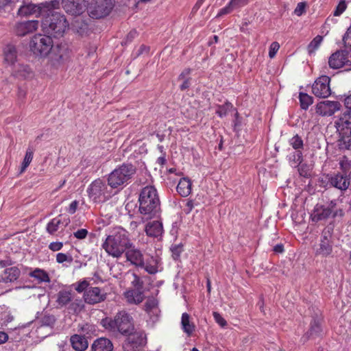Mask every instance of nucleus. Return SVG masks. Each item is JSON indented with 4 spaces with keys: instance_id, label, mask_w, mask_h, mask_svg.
I'll list each match as a JSON object with an SVG mask.
<instances>
[{
    "instance_id": "5",
    "label": "nucleus",
    "mask_w": 351,
    "mask_h": 351,
    "mask_svg": "<svg viewBox=\"0 0 351 351\" xmlns=\"http://www.w3.org/2000/svg\"><path fill=\"white\" fill-rule=\"evenodd\" d=\"M41 27L45 33L55 38H60L63 36L69 27V23L64 14L53 12L43 21Z\"/></svg>"
},
{
    "instance_id": "64",
    "label": "nucleus",
    "mask_w": 351,
    "mask_h": 351,
    "mask_svg": "<svg viewBox=\"0 0 351 351\" xmlns=\"http://www.w3.org/2000/svg\"><path fill=\"white\" fill-rule=\"evenodd\" d=\"M77 206H78V202L77 200L73 201L70 204V205L67 209L68 213L70 214H74L77 210Z\"/></svg>"
},
{
    "instance_id": "62",
    "label": "nucleus",
    "mask_w": 351,
    "mask_h": 351,
    "mask_svg": "<svg viewBox=\"0 0 351 351\" xmlns=\"http://www.w3.org/2000/svg\"><path fill=\"white\" fill-rule=\"evenodd\" d=\"M192 70L189 68L184 69L179 75L178 80L184 81L186 77H190Z\"/></svg>"
},
{
    "instance_id": "60",
    "label": "nucleus",
    "mask_w": 351,
    "mask_h": 351,
    "mask_svg": "<svg viewBox=\"0 0 351 351\" xmlns=\"http://www.w3.org/2000/svg\"><path fill=\"white\" fill-rule=\"evenodd\" d=\"M306 3L305 2H300L298 3L297 7L294 10V13L297 16H301L305 12Z\"/></svg>"
},
{
    "instance_id": "47",
    "label": "nucleus",
    "mask_w": 351,
    "mask_h": 351,
    "mask_svg": "<svg viewBox=\"0 0 351 351\" xmlns=\"http://www.w3.org/2000/svg\"><path fill=\"white\" fill-rule=\"evenodd\" d=\"M344 46L351 50V24L343 37Z\"/></svg>"
},
{
    "instance_id": "55",
    "label": "nucleus",
    "mask_w": 351,
    "mask_h": 351,
    "mask_svg": "<svg viewBox=\"0 0 351 351\" xmlns=\"http://www.w3.org/2000/svg\"><path fill=\"white\" fill-rule=\"evenodd\" d=\"M64 244L60 241H53L49 243L48 247L52 252H58L62 250Z\"/></svg>"
},
{
    "instance_id": "45",
    "label": "nucleus",
    "mask_w": 351,
    "mask_h": 351,
    "mask_svg": "<svg viewBox=\"0 0 351 351\" xmlns=\"http://www.w3.org/2000/svg\"><path fill=\"white\" fill-rule=\"evenodd\" d=\"M298 171L300 176L307 178L310 176L309 167L306 164H300L298 165Z\"/></svg>"
},
{
    "instance_id": "8",
    "label": "nucleus",
    "mask_w": 351,
    "mask_h": 351,
    "mask_svg": "<svg viewBox=\"0 0 351 351\" xmlns=\"http://www.w3.org/2000/svg\"><path fill=\"white\" fill-rule=\"evenodd\" d=\"M108 184L100 178L93 181L88 186L86 192L89 198L94 203H103L108 200L112 195V189Z\"/></svg>"
},
{
    "instance_id": "20",
    "label": "nucleus",
    "mask_w": 351,
    "mask_h": 351,
    "mask_svg": "<svg viewBox=\"0 0 351 351\" xmlns=\"http://www.w3.org/2000/svg\"><path fill=\"white\" fill-rule=\"evenodd\" d=\"M328 183L332 186L341 190L346 191L350 186V179L347 175L341 173H334L328 178Z\"/></svg>"
},
{
    "instance_id": "63",
    "label": "nucleus",
    "mask_w": 351,
    "mask_h": 351,
    "mask_svg": "<svg viewBox=\"0 0 351 351\" xmlns=\"http://www.w3.org/2000/svg\"><path fill=\"white\" fill-rule=\"evenodd\" d=\"M125 297L127 299V301L130 304H134V290H129L125 293Z\"/></svg>"
},
{
    "instance_id": "24",
    "label": "nucleus",
    "mask_w": 351,
    "mask_h": 351,
    "mask_svg": "<svg viewBox=\"0 0 351 351\" xmlns=\"http://www.w3.org/2000/svg\"><path fill=\"white\" fill-rule=\"evenodd\" d=\"M40 12V8L39 5L33 3H23L20 6L17 11V14L22 17H26Z\"/></svg>"
},
{
    "instance_id": "3",
    "label": "nucleus",
    "mask_w": 351,
    "mask_h": 351,
    "mask_svg": "<svg viewBox=\"0 0 351 351\" xmlns=\"http://www.w3.org/2000/svg\"><path fill=\"white\" fill-rule=\"evenodd\" d=\"M126 261L136 267L144 269L149 274H155L158 271V262L153 256L145 261L143 252L137 248L131 241V246L127 247L123 254Z\"/></svg>"
},
{
    "instance_id": "4",
    "label": "nucleus",
    "mask_w": 351,
    "mask_h": 351,
    "mask_svg": "<svg viewBox=\"0 0 351 351\" xmlns=\"http://www.w3.org/2000/svg\"><path fill=\"white\" fill-rule=\"evenodd\" d=\"M102 326L110 332L127 335L134 330L132 317L125 311L118 312L114 317H106L101 321Z\"/></svg>"
},
{
    "instance_id": "32",
    "label": "nucleus",
    "mask_w": 351,
    "mask_h": 351,
    "mask_svg": "<svg viewBox=\"0 0 351 351\" xmlns=\"http://www.w3.org/2000/svg\"><path fill=\"white\" fill-rule=\"evenodd\" d=\"M145 311L150 315H157L159 311L158 300L154 297L148 298L145 303Z\"/></svg>"
},
{
    "instance_id": "11",
    "label": "nucleus",
    "mask_w": 351,
    "mask_h": 351,
    "mask_svg": "<svg viewBox=\"0 0 351 351\" xmlns=\"http://www.w3.org/2000/svg\"><path fill=\"white\" fill-rule=\"evenodd\" d=\"M49 54V63L56 69L67 62L70 58V51L65 45L53 46Z\"/></svg>"
},
{
    "instance_id": "44",
    "label": "nucleus",
    "mask_w": 351,
    "mask_h": 351,
    "mask_svg": "<svg viewBox=\"0 0 351 351\" xmlns=\"http://www.w3.org/2000/svg\"><path fill=\"white\" fill-rule=\"evenodd\" d=\"M347 4L344 0H341L335 8L333 15L335 16H340L346 9Z\"/></svg>"
},
{
    "instance_id": "16",
    "label": "nucleus",
    "mask_w": 351,
    "mask_h": 351,
    "mask_svg": "<svg viewBox=\"0 0 351 351\" xmlns=\"http://www.w3.org/2000/svg\"><path fill=\"white\" fill-rule=\"evenodd\" d=\"M40 25L38 20L20 21L15 23L14 32L18 36H25L36 32Z\"/></svg>"
},
{
    "instance_id": "51",
    "label": "nucleus",
    "mask_w": 351,
    "mask_h": 351,
    "mask_svg": "<svg viewBox=\"0 0 351 351\" xmlns=\"http://www.w3.org/2000/svg\"><path fill=\"white\" fill-rule=\"evenodd\" d=\"M332 210V212L330 216L333 219L342 218L345 215L343 209L342 208H337V205L335 206Z\"/></svg>"
},
{
    "instance_id": "2",
    "label": "nucleus",
    "mask_w": 351,
    "mask_h": 351,
    "mask_svg": "<svg viewBox=\"0 0 351 351\" xmlns=\"http://www.w3.org/2000/svg\"><path fill=\"white\" fill-rule=\"evenodd\" d=\"M131 246V239L127 230L122 228H117L108 235L101 244L102 249L110 256L120 258Z\"/></svg>"
},
{
    "instance_id": "25",
    "label": "nucleus",
    "mask_w": 351,
    "mask_h": 351,
    "mask_svg": "<svg viewBox=\"0 0 351 351\" xmlns=\"http://www.w3.org/2000/svg\"><path fill=\"white\" fill-rule=\"evenodd\" d=\"M92 351H112L113 344L105 337L97 339L91 346Z\"/></svg>"
},
{
    "instance_id": "23",
    "label": "nucleus",
    "mask_w": 351,
    "mask_h": 351,
    "mask_svg": "<svg viewBox=\"0 0 351 351\" xmlns=\"http://www.w3.org/2000/svg\"><path fill=\"white\" fill-rule=\"evenodd\" d=\"M21 274L20 269L16 267L5 269L0 276V281L3 282H12L16 280Z\"/></svg>"
},
{
    "instance_id": "15",
    "label": "nucleus",
    "mask_w": 351,
    "mask_h": 351,
    "mask_svg": "<svg viewBox=\"0 0 351 351\" xmlns=\"http://www.w3.org/2000/svg\"><path fill=\"white\" fill-rule=\"evenodd\" d=\"M350 53L346 50H338L328 58V65L331 69H337L345 66H351Z\"/></svg>"
},
{
    "instance_id": "39",
    "label": "nucleus",
    "mask_w": 351,
    "mask_h": 351,
    "mask_svg": "<svg viewBox=\"0 0 351 351\" xmlns=\"http://www.w3.org/2000/svg\"><path fill=\"white\" fill-rule=\"evenodd\" d=\"M323 41V36L317 35L308 44L307 49L309 53H314L320 46Z\"/></svg>"
},
{
    "instance_id": "35",
    "label": "nucleus",
    "mask_w": 351,
    "mask_h": 351,
    "mask_svg": "<svg viewBox=\"0 0 351 351\" xmlns=\"http://www.w3.org/2000/svg\"><path fill=\"white\" fill-rule=\"evenodd\" d=\"M234 108L233 105L229 102L226 101L222 105H218L216 110V114L221 118L226 117Z\"/></svg>"
},
{
    "instance_id": "31",
    "label": "nucleus",
    "mask_w": 351,
    "mask_h": 351,
    "mask_svg": "<svg viewBox=\"0 0 351 351\" xmlns=\"http://www.w3.org/2000/svg\"><path fill=\"white\" fill-rule=\"evenodd\" d=\"M29 276L37 280L39 283H49L51 281L49 274L44 269L35 268L29 273Z\"/></svg>"
},
{
    "instance_id": "22",
    "label": "nucleus",
    "mask_w": 351,
    "mask_h": 351,
    "mask_svg": "<svg viewBox=\"0 0 351 351\" xmlns=\"http://www.w3.org/2000/svg\"><path fill=\"white\" fill-rule=\"evenodd\" d=\"M63 8L66 12L73 15L78 16L85 10V5L82 3H75L69 0H62Z\"/></svg>"
},
{
    "instance_id": "21",
    "label": "nucleus",
    "mask_w": 351,
    "mask_h": 351,
    "mask_svg": "<svg viewBox=\"0 0 351 351\" xmlns=\"http://www.w3.org/2000/svg\"><path fill=\"white\" fill-rule=\"evenodd\" d=\"M145 232L147 236L149 237L158 238L162 236L163 233L162 222L157 220L148 222L145 225Z\"/></svg>"
},
{
    "instance_id": "1",
    "label": "nucleus",
    "mask_w": 351,
    "mask_h": 351,
    "mask_svg": "<svg viewBox=\"0 0 351 351\" xmlns=\"http://www.w3.org/2000/svg\"><path fill=\"white\" fill-rule=\"evenodd\" d=\"M138 213L143 221L158 217L161 212L160 199L154 186L143 187L138 195Z\"/></svg>"
},
{
    "instance_id": "48",
    "label": "nucleus",
    "mask_w": 351,
    "mask_h": 351,
    "mask_svg": "<svg viewBox=\"0 0 351 351\" xmlns=\"http://www.w3.org/2000/svg\"><path fill=\"white\" fill-rule=\"evenodd\" d=\"M134 279L132 281V285L134 288H136L135 290H142L143 288V282L140 278V277L136 275V274H133Z\"/></svg>"
},
{
    "instance_id": "14",
    "label": "nucleus",
    "mask_w": 351,
    "mask_h": 351,
    "mask_svg": "<svg viewBox=\"0 0 351 351\" xmlns=\"http://www.w3.org/2000/svg\"><path fill=\"white\" fill-rule=\"evenodd\" d=\"M336 205V200L330 201L327 207L324 205L316 204L311 214V220L317 223L328 219L332 214V208Z\"/></svg>"
},
{
    "instance_id": "27",
    "label": "nucleus",
    "mask_w": 351,
    "mask_h": 351,
    "mask_svg": "<svg viewBox=\"0 0 351 351\" xmlns=\"http://www.w3.org/2000/svg\"><path fill=\"white\" fill-rule=\"evenodd\" d=\"M4 62L8 65H14L17 60V50L14 45H8L3 49Z\"/></svg>"
},
{
    "instance_id": "57",
    "label": "nucleus",
    "mask_w": 351,
    "mask_h": 351,
    "mask_svg": "<svg viewBox=\"0 0 351 351\" xmlns=\"http://www.w3.org/2000/svg\"><path fill=\"white\" fill-rule=\"evenodd\" d=\"M88 235V230L84 228L79 229L73 232V236L78 239H84Z\"/></svg>"
},
{
    "instance_id": "42",
    "label": "nucleus",
    "mask_w": 351,
    "mask_h": 351,
    "mask_svg": "<svg viewBox=\"0 0 351 351\" xmlns=\"http://www.w3.org/2000/svg\"><path fill=\"white\" fill-rule=\"evenodd\" d=\"M19 75L29 78L33 76V71L28 65H20V69L18 71Z\"/></svg>"
},
{
    "instance_id": "43",
    "label": "nucleus",
    "mask_w": 351,
    "mask_h": 351,
    "mask_svg": "<svg viewBox=\"0 0 351 351\" xmlns=\"http://www.w3.org/2000/svg\"><path fill=\"white\" fill-rule=\"evenodd\" d=\"M183 250V245L181 243L173 245L171 247L173 258L174 260H178Z\"/></svg>"
},
{
    "instance_id": "29",
    "label": "nucleus",
    "mask_w": 351,
    "mask_h": 351,
    "mask_svg": "<svg viewBox=\"0 0 351 351\" xmlns=\"http://www.w3.org/2000/svg\"><path fill=\"white\" fill-rule=\"evenodd\" d=\"M190 315L187 313H184L181 317V326L183 332L191 337L193 332L195 330V325L193 322H191Z\"/></svg>"
},
{
    "instance_id": "6",
    "label": "nucleus",
    "mask_w": 351,
    "mask_h": 351,
    "mask_svg": "<svg viewBox=\"0 0 351 351\" xmlns=\"http://www.w3.org/2000/svg\"><path fill=\"white\" fill-rule=\"evenodd\" d=\"M136 173V167L130 163H123L114 169L108 177L110 188L116 189L127 184Z\"/></svg>"
},
{
    "instance_id": "34",
    "label": "nucleus",
    "mask_w": 351,
    "mask_h": 351,
    "mask_svg": "<svg viewBox=\"0 0 351 351\" xmlns=\"http://www.w3.org/2000/svg\"><path fill=\"white\" fill-rule=\"evenodd\" d=\"M34 157V151L32 148L28 147L26 150L23 161L21 164L19 173L22 174L25 171L28 166L30 165Z\"/></svg>"
},
{
    "instance_id": "50",
    "label": "nucleus",
    "mask_w": 351,
    "mask_h": 351,
    "mask_svg": "<svg viewBox=\"0 0 351 351\" xmlns=\"http://www.w3.org/2000/svg\"><path fill=\"white\" fill-rule=\"evenodd\" d=\"M230 5L233 10L242 8L247 5V0H230L229 2Z\"/></svg>"
},
{
    "instance_id": "46",
    "label": "nucleus",
    "mask_w": 351,
    "mask_h": 351,
    "mask_svg": "<svg viewBox=\"0 0 351 351\" xmlns=\"http://www.w3.org/2000/svg\"><path fill=\"white\" fill-rule=\"evenodd\" d=\"M279 49H280V44L278 42L274 41V42L271 43V44L269 46V57L271 59L274 58L276 56Z\"/></svg>"
},
{
    "instance_id": "38",
    "label": "nucleus",
    "mask_w": 351,
    "mask_h": 351,
    "mask_svg": "<svg viewBox=\"0 0 351 351\" xmlns=\"http://www.w3.org/2000/svg\"><path fill=\"white\" fill-rule=\"evenodd\" d=\"M289 144L295 151H302L304 147L303 140L298 134H295L290 138Z\"/></svg>"
},
{
    "instance_id": "36",
    "label": "nucleus",
    "mask_w": 351,
    "mask_h": 351,
    "mask_svg": "<svg viewBox=\"0 0 351 351\" xmlns=\"http://www.w3.org/2000/svg\"><path fill=\"white\" fill-rule=\"evenodd\" d=\"M84 304L80 299L71 300L69 304L68 310L73 314H78L84 308Z\"/></svg>"
},
{
    "instance_id": "18",
    "label": "nucleus",
    "mask_w": 351,
    "mask_h": 351,
    "mask_svg": "<svg viewBox=\"0 0 351 351\" xmlns=\"http://www.w3.org/2000/svg\"><path fill=\"white\" fill-rule=\"evenodd\" d=\"M341 107L340 102L337 101H324L316 106V112L322 116H332L339 111Z\"/></svg>"
},
{
    "instance_id": "52",
    "label": "nucleus",
    "mask_w": 351,
    "mask_h": 351,
    "mask_svg": "<svg viewBox=\"0 0 351 351\" xmlns=\"http://www.w3.org/2000/svg\"><path fill=\"white\" fill-rule=\"evenodd\" d=\"M332 235V230L330 228H325L322 232L321 236L320 241H332L331 238Z\"/></svg>"
},
{
    "instance_id": "40",
    "label": "nucleus",
    "mask_w": 351,
    "mask_h": 351,
    "mask_svg": "<svg viewBox=\"0 0 351 351\" xmlns=\"http://www.w3.org/2000/svg\"><path fill=\"white\" fill-rule=\"evenodd\" d=\"M289 162L295 167L300 165L303 161V154L302 151H295L289 156Z\"/></svg>"
},
{
    "instance_id": "58",
    "label": "nucleus",
    "mask_w": 351,
    "mask_h": 351,
    "mask_svg": "<svg viewBox=\"0 0 351 351\" xmlns=\"http://www.w3.org/2000/svg\"><path fill=\"white\" fill-rule=\"evenodd\" d=\"M195 206H197L196 204H195L194 200L188 199L186 200V208H184V212L186 214H189L193 209L194 208Z\"/></svg>"
},
{
    "instance_id": "33",
    "label": "nucleus",
    "mask_w": 351,
    "mask_h": 351,
    "mask_svg": "<svg viewBox=\"0 0 351 351\" xmlns=\"http://www.w3.org/2000/svg\"><path fill=\"white\" fill-rule=\"evenodd\" d=\"M332 252V241H320L319 247L316 250V255L327 257Z\"/></svg>"
},
{
    "instance_id": "13",
    "label": "nucleus",
    "mask_w": 351,
    "mask_h": 351,
    "mask_svg": "<svg viewBox=\"0 0 351 351\" xmlns=\"http://www.w3.org/2000/svg\"><path fill=\"white\" fill-rule=\"evenodd\" d=\"M339 128L342 130H347L350 135L342 136L339 141V146L341 149L351 150V112L343 113L337 122Z\"/></svg>"
},
{
    "instance_id": "61",
    "label": "nucleus",
    "mask_w": 351,
    "mask_h": 351,
    "mask_svg": "<svg viewBox=\"0 0 351 351\" xmlns=\"http://www.w3.org/2000/svg\"><path fill=\"white\" fill-rule=\"evenodd\" d=\"M59 5H60L59 1L57 0L46 1L45 3H43V5L45 6V8H46L49 10L51 9L58 8Z\"/></svg>"
},
{
    "instance_id": "53",
    "label": "nucleus",
    "mask_w": 351,
    "mask_h": 351,
    "mask_svg": "<svg viewBox=\"0 0 351 351\" xmlns=\"http://www.w3.org/2000/svg\"><path fill=\"white\" fill-rule=\"evenodd\" d=\"M213 317L215 322L221 327H225L227 325L226 320L217 312H213Z\"/></svg>"
},
{
    "instance_id": "12",
    "label": "nucleus",
    "mask_w": 351,
    "mask_h": 351,
    "mask_svg": "<svg viewBox=\"0 0 351 351\" xmlns=\"http://www.w3.org/2000/svg\"><path fill=\"white\" fill-rule=\"evenodd\" d=\"M330 78L327 75L317 77L312 85L313 94L319 98H327L331 95Z\"/></svg>"
},
{
    "instance_id": "59",
    "label": "nucleus",
    "mask_w": 351,
    "mask_h": 351,
    "mask_svg": "<svg viewBox=\"0 0 351 351\" xmlns=\"http://www.w3.org/2000/svg\"><path fill=\"white\" fill-rule=\"evenodd\" d=\"M134 304H140L144 300V294L142 290H134Z\"/></svg>"
},
{
    "instance_id": "26",
    "label": "nucleus",
    "mask_w": 351,
    "mask_h": 351,
    "mask_svg": "<svg viewBox=\"0 0 351 351\" xmlns=\"http://www.w3.org/2000/svg\"><path fill=\"white\" fill-rule=\"evenodd\" d=\"M72 348L76 351H84L87 349L88 343L84 336L73 335L70 338Z\"/></svg>"
},
{
    "instance_id": "28",
    "label": "nucleus",
    "mask_w": 351,
    "mask_h": 351,
    "mask_svg": "<svg viewBox=\"0 0 351 351\" xmlns=\"http://www.w3.org/2000/svg\"><path fill=\"white\" fill-rule=\"evenodd\" d=\"M176 190L182 197H185L189 196L192 190V182L191 180L187 177L181 178L177 185Z\"/></svg>"
},
{
    "instance_id": "10",
    "label": "nucleus",
    "mask_w": 351,
    "mask_h": 351,
    "mask_svg": "<svg viewBox=\"0 0 351 351\" xmlns=\"http://www.w3.org/2000/svg\"><path fill=\"white\" fill-rule=\"evenodd\" d=\"M123 343L124 351H138L146 343L145 335L143 332L133 330L128 334Z\"/></svg>"
},
{
    "instance_id": "54",
    "label": "nucleus",
    "mask_w": 351,
    "mask_h": 351,
    "mask_svg": "<svg viewBox=\"0 0 351 351\" xmlns=\"http://www.w3.org/2000/svg\"><path fill=\"white\" fill-rule=\"evenodd\" d=\"M71 262L72 258L71 256H67L66 254L64 253H58L56 254V262L58 263H63L64 262Z\"/></svg>"
},
{
    "instance_id": "7",
    "label": "nucleus",
    "mask_w": 351,
    "mask_h": 351,
    "mask_svg": "<svg viewBox=\"0 0 351 351\" xmlns=\"http://www.w3.org/2000/svg\"><path fill=\"white\" fill-rule=\"evenodd\" d=\"M53 46V41L51 36L36 34L31 38L29 43L30 51L40 58H46L49 55Z\"/></svg>"
},
{
    "instance_id": "41",
    "label": "nucleus",
    "mask_w": 351,
    "mask_h": 351,
    "mask_svg": "<svg viewBox=\"0 0 351 351\" xmlns=\"http://www.w3.org/2000/svg\"><path fill=\"white\" fill-rule=\"evenodd\" d=\"M339 165L343 173L347 175L351 169V161L346 156H343L339 161Z\"/></svg>"
},
{
    "instance_id": "56",
    "label": "nucleus",
    "mask_w": 351,
    "mask_h": 351,
    "mask_svg": "<svg viewBox=\"0 0 351 351\" xmlns=\"http://www.w3.org/2000/svg\"><path fill=\"white\" fill-rule=\"evenodd\" d=\"M234 10L228 3L224 8L219 10L217 14V17H221L223 15L231 13Z\"/></svg>"
},
{
    "instance_id": "49",
    "label": "nucleus",
    "mask_w": 351,
    "mask_h": 351,
    "mask_svg": "<svg viewBox=\"0 0 351 351\" xmlns=\"http://www.w3.org/2000/svg\"><path fill=\"white\" fill-rule=\"evenodd\" d=\"M89 283L87 280H84L82 281L78 282L77 285H75V289L78 293H82L85 292L86 290H87L88 287Z\"/></svg>"
},
{
    "instance_id": "19",
    "label": "nucleus",
    "mask_w": 351,
    "mask_h": 351,
    "mask_svg": "<svg viewBox=\"0 0 351 351\" xmlns=\"http://www.w3.org/2000/svg\"><path fill=\"white\" fill-rule=\"evenodd\" d=\"M70 219L69 218L62 217L58 215L51 219L46 226V232L50 235H56L57 232L62 229L63 230L69 223Z\"/></svg>"
},
{
    "instance_id": "30",
    "label": "nucleus",
    "mask_w": 351,
    "mask_h": 351,
    "mask_svg": "<svg viewBox=\"0 0 351 351\" xmlns=\"http://www.w3.org/2000/svg\"><path fill=\"white\" fill-rule=\"evenodd\" d=\"M73 298L71 290L62 289L57 294L56 303L62 308L69 305Z\"/></svg>"
},
{
    "instance_id": "17",
    "label": "nucleus",
    "mask_w": 351,
    "mask_h": 351,
    "mask_svg": "<svg viewBox=\"0 0 351 351\" xmlns=\"http://www.w3.org/2000/svg\"><path fill=\"white\" fill-rule=\"evenodd\" d=\"M106 293L99 287H90L84 293V302L89 304H95L104 302L106 299Z\"/></svg>"
},
{
    "instance_id": "37",
    "label": "nucleus",
    "mask_w": 351,
    "mask_h": 351,
    "mask_svg": "<svg viewBox=\"0 0 351 351\" xmlns=\"http://www.w3.org/2000/svg\"><path fill=\"white\" fill-rule=\"evenodd\" d=\"M299 100L300 107L303 110H307L308 107L313 103V98L305 93H300Z\"/></svg>"
},
{
    "instance_id": "9",
    "label": "nucleus",
    "mask_w": 351,
    "mask_h": 351,
    "mask_svg": "<svg viewBox=\"0 0 351 351\" xmlns=\"http://www.w3.org/2000/svg\"><path fill=\"white\" fill-rule=\"evenodd\" d=\"M114 6V0H92L88 11L93 19L103 18L110 14Z\"/></svg>"
}]
</instances>
